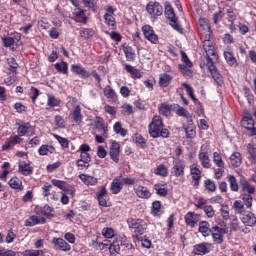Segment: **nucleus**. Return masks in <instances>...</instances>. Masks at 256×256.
Listing matches in <instances>:
<instances>
[{
  "label": "nucleus",
  "mask_w": 256,
  "mask_h": 256,
  "mask_svg": "<svg viewBox=\"0 0 256 256\" xmlns=\"http://www.w3.org/2000/svg\"><path fill=\"white\" fill-rule=\"evenodd\" d=\"M146 11L152 17H161L163 15V6L159 2L150 1L146 6Z\"/></svg>",
  "instance_id": "obj_13"
},
{
  "label": "nucleus",
  "mask_w": 256,
  "mask_h": 256,
  "mask_svg": "<svg viewBox=\"0 0 256 256\" xmlns=\"http://www.w3.org/2000/svg\"><path fill=\"white\" fill-rule=\"evenodd\" d=\"M123 67H124V70L126 71V73H129L131 75L132 79H141V77H143L141 70L137 69L135 66H132L131 64L124 63Z\"/></svg>",
  "instance_id": "obj_30"
},
{
  "label": "nucleus",
  "mask_w": 256,
  "mask_h": 256,
  "mask_svg": "<svg viewBox=\"0 0 256 256\" xmlns=\"http://www.w3.org/2000/svg\"><path fill=\"white\" fill-rule=\"evenodd\" d=\"M106 13L104 14V23L108 25V27H112V29H117V22L115 21V11L117 9L113 8V6L105 7Z\"/></svg>",
  "instance_id": "obj_11"
},
{
  "label": "nucleus",
  "mask_w": 256,
  "mask_h": 256,
  "mask_svg": "<svg viewBox=\"0 0 256 256\" xmlns=\"http://www.w3.org/2000/svg\"><path fill=\"white\" fill-rule=\"evenodd\" d=\"M184 221L187 227L194 229V227H197V223L201 221V215L190 211L184 216Z\"/></svg>",
  "instance_id": "obj_19"
},
{
  "label": "nucleus",
  "mask_w": 256,
  "mask_h": 256,
  "mask_svg": "<svg viewBox=\"0 0 256 256\" xmlns=\"http://www.w3.org/2000/svg\"><path fill=\"white\" fill-rule=\"evenodd\" d=\"M113 129L116 135H120V137H127L129 133L127 129L123 128V124L121 122H116Z\"/></svg>",
  "instance_id": "obj_49"
},
{
  "label": "nucleus",
  "mask_w": 256,
  "mask_h": 256,
  "mask_svg": "<svg viewBox=\"0 0 256 256\" xmlns=\"http://www.w3.org/2000/svg\"><path fill=\"white\" fill-rule=\"evenodd\" d=\"M121 154V144L119 142L113 140L110 146V158L114 163H119V155Z\"/></svg>",
  "instance_id": "obj_24"
},
{
  "label": "nucleus",
  "mask_w": 256,
  "mask_h": 256,
  "mask_svg": "<svg viewBox=\"0 0 256 256\" xmlns=\"http://www.w3.org/2000/svg\"><path fill=\"white\" fill-rule=\"evenodd\" d=\"M198 231L203 237H209L211 235V224L207 221H201L199 223Z\"/></svg>",
  "instance_id": "obj_42"
},
{
  "label": "nucleus",
  "mask_w": 256,
  "mask_h": 256,
  "mask_svg": "<svg viewBox=\"0 0 256 256\" xmlns=\"http://www.w3.org/2000/svg\"><path fill=\"white\" fill-rule=\"evenodd\" d=\"M134 191H135L137 197H139L140 199L151 198V192L145 186L140 185V186L134 188Z\"/></svg>",
  "instance_id": "obj_38"
},
{
  "label": "nucleus",
  "mask_w": 256,
  "mask_h": 256,
  "mask_svg": "<svg viewBox=\"0 0 256 256\" xmlns=\"http://www.w3.org/2000/svg\"><path fill=\"white\" fill-rule=\"evenodd\" d=\"M47 223V219L45 217H39L37 215L30 216L25 221L26 227H35V225H45Z\"/></svg>",
  "instance_id": "obj_28"
},
{
  "label": "nucleus",
  "mask_w": 256,
  "mask_h": 256,
  "mask_svg": "<svg viewBox=\"0 0 256 256\" xmlns=\"http://www.w3.org/2000/svg\"><path fill=\"white\" fill-rule=\"evenodd\" d=\"M240 187L242 191V201L247 207H253V195H255L256 187L245 177L240 178Z\"/></svg>",
  "instance_id": "obj_3"
},
{
  "label": "nucleus",
  "mask_w": 256,
  "mask_h": 256,
  "mask_svg": "<svg viewBox=\"0 0 256 256\" xmlns=\"http://www.w3.org/2000/svg\"><path fill=\"white\" fill-rule=\"evenodd\" d=\"M178 71H180L184 77H193V70H191V68L187 67L185 64H179Z\"/></svg>",
  "instance_id": "obj_59"
},
{
  "label": "nucleus",
  "mask_w": 256,
  "mask_h": 256,
  "mask_svg": "<svg viewBox=\"0 0 256 256\" xmlns=\"http://www.w3.org/2000/svg\"><path fill=\"white\" fill-rule=\"evenodd\" d=\"M163 214V204L159 200L152 202L151 215L153 217H161Z\"/></svg>",
  "instance_id": "obj_36"
},
{
  "label": "nucleus",
  "mask_w": 256,
  "mask_h": 256,
  "mask_svg": "<svg viewBox=\"0 0 256 256\" xmlns=\"http://www.w3.org/2000/svg\"><path fill=\"white\" fill-rule=\"evenodd\" d=\"M229 205H222L220 208L221 217L224 221H229L231 219V215L229 214Z\"/></svg>",
  "instance_id": "obj_62"
},
{
  "label": "nucleus",
  "mask_w": 256,
  "mask_h": 256,
  "mask_svg": "<svg viewBox=\"0 0 256 256\" xmlns=\"http://www.w3.org/2000/svg\"><path fill=\"white\" fill-rule=\"evenodd\" d=\"M123 53L126 57V61L133 63L135 62V59H137V54L135 53V49L133 46H129L127 44L122 45Z\"/></svg>",
  "instance_id": "obj_26"
},
{
  "label": "nucleus",
  "mask_w": 256,
  "mask_h": 256,
  "mask_svg": "<svg viewBox=\"0 0 256 256\" xmlns=\"http://www.w3.org/2000/svg\"><path fill=\"white\" fill-rule=\"evenodd\" d=\"M223 57L229 67H239V62L237 61V58H235L233 52L224 51Z\"/></svg>",
  "instance_id": "obj_35"
},
{
  "label": "nucleus",
  "mask_w": 256,
  "mask_h": 256,
  "mask_svg": "<svg viewBox=\"0 0 256 256\" xmlns=\"http://www.w3.org/2000/svg\"><path fill=\"white\" fill-rule=\"evenodd\" d=\"M183 129L186 133V139H195L197 137V127L193 123V118L186 121V124H183Z\"/></svg>",
  "instance_id": "obj_22"
},
{
  "label": "nucleus",
  "mask_w": 256,
  "mask_h": 256,
  "mask_svg": "<svg viewBox=\"0 0 256 256\" xmlns=\"http://www.w3.org/2000/svg\"><path fill=\"white\" fill-rule=\"evenodd\" d=\"M148 132L150 137L157 139L163 137V139H168L170 132L169 129L165 128L163 123V118L159 115L153 116L151 122L148 125Z\"/></svg>",
  "instance_id": "obj_2"
},
{
  "label": "nucleus",
  "mask_w": 256,
  "mask_h": 256,
  "mask_svg": "<svg viewBox=\"0 0 256 256\" xmlns=\"http://www.w3.org/2000/svg\"><path fill=\"white\" fill-rule=\"evenodd\" d=\"M173 107L174 109H176V115H178V117H184L186 118V121L193 119V116L191 115V113H189V111H187L185 108H183L179 104H174Z\"/></svg>",
  "instance_id": "obj_39"
},
{
  "label": "nucleus",
  "mask_w": 256,
  "mask_h": 256,
  "mask_svg": "<svg viewBox=\"0 0 256 256\" xmlns=\"http://www.w3.org/2000/svg\"><path fill=\"white\" fill-rule=\"evenodd\" d=\"M102 235L105 239H113V237H115V230L113 228L105 227L102 229Z\"/></svg>",
  "instance_id": "obj_63"
},
{
  "label": "nucleus",
  "mask_w": 256,
  "mask_h": 256,
  "mask_svg": "<svg viewBox=\"0 0 256 256\" xmlns=\"http://www.w3.org/2000/svg\"><path fill=\"white\" fill-rule=\"evenodd\" d=\"M160 115L163 117H170L171 116V105L169 104H161L158 108Z\"/></svg>",
  "instance_id": "obj_58"
},
{
  "label": "nucleus",
  "mask_w": 256,
  "mask_h": 256,
  "mask_svg": "<svg viewBox=\"0 0 256 256\" xmlns=\"http://www.w3.org/2000/svg\"><path fill=\"white\" fill-rule=\"evenodd\" d=\"M128 227L131 231H133L136 237L139 235H145V231H147V222L141 218H128L127 219Z\"/></svg>",
  "instance_id": "obj_7"
},
{
  "label": "nucleus",
  "mask_w": 256,
  "mask_h": 256,
  "mask_svg": "<svg viewBox=\"0 0 256 256\" xmlns=\"http://www.w3.org/2000/svg\"><path fill=\"white\" fill-rule=\"evenodd\" d=\"M51 183H52V185H54V187L61 189V191L69 190V184H67V182H65L63 180L52 179Z\"/></svg>",
  "instance_id": "obj_55"
},
{
  "label": "nucleus",
  "mask_w": 256,
  "mask_h": 256,
  "mask_svg": "<svg viewBox=\"0 0 256 256\" xmlns=\"http://www.w3.org/2000/svg\"><path fill=\"white\" fill-rule=\"evenodd\" d=\"M21 141H23V139L21 138V136H19V134L11 136L4 143V145H2V150L3 151H9V149H11V147H13V145H19V143H21Z\"/></svg>",
  "instance_id": "obj_31"
},
{
  "label": "nucleus",
  "mask_w": 256,
  "mask_h": 256,
  "mask_svg": "<svg viewBox=\"0 0 256 256\" xmlns=\"http://www.w3.org/2000/svg\"><path fill=\"white\" fill-rule=\"evenodd\" d=\"M211 249H213L211 243L202 242L193 246V253L194 255H207L208 253H211Z\"/></svg>",
  "instance_id": "obj_20"
},
{
  "label": "nucleus",
  "mask_w": 256,
  "mask_h": 256,
  "mask_svg": "<svg viewBox=\"0 0 256 256\" xmlns=\"http://www.w3.org/2000/svg\"><path fill=\"white\" fill-rule=\"evenodd\" d=\"M55 210L49 204L45 205H36L34 208V213L38 217H46V219H53L55 215L53 214Z\"/></svg>",
  "instance_id": "obj_10"
},
{
  "label": "nucleus",
  "mask_w": 256,
  "mask_h": 256,
  "mask_svg": "<svg viewBox=\"0 0 256 256\" xmlns=\"http://www.w3.org/2000/svg\"><path fill=\"white\" fill-rule=\"evenodd\" d=\"M51 243L55 251H63L64 253L71 251V245L63 238L54 237Z\"/></svg>",
  "instance_id": "obj_16"
},
{
  "label": "nucleus",
  "mask_w": 256,
  "mask_h": 256,
  "mask_svg": "<svg viewBox=\"0 0 256 256\" xmlns=\"http://www.w3.org/2000/svg\"><path fill=\"white\" fill-rule=\"evenodd\" d=\"M164 15L166 19L170 21V25L175 29V31H178V33H183V27L179 25V22H177V15H175V10H173L171 5L165 7Z\"/></svg>",
  "instance_id": "obj_8"
},
{
  "label": "nucleus",
  "mask_w": 256,
  "mask_h": 256,
  "mask_svg": "<svg viewBox=\"0 0 256 256\" xmlns=\"http://www.w3.org/2000/svg\"><path fill=\"white\" fill-rule=\"evenodd\" d=\"M134 141L140 149H145L147 147V140L139 133L134 134Z\"/></svg>",
  "instance_id": "obj_52"
},
{
  "label": "nucleus",
  "mask_w": 256,
  "mask_h": 256,
  "mask_svg": "<svg viewBox=\"0 0 256 256\" xmlns=\"http://www.w3.org/2000/svg\"><path fill=\"white\" fill-rule=\"evenodd\" d=\"M18 125L17 134L19 137H31L35 135V128L29 122H23L22 124L16 123Z\"/></svg>",
  "instance_id": "obj_12"
},
{
  "label": "nucleus",
  "mask_w": 256,
  "mask_h": 256,
  "mask_svg": "<svg viewBox=\"0 0 256 256\" xmlns=\"http://www.w3.org/2000/svg\"><path fill=\"white\" fill-rule=\"evenodd\" d=\"M241 221L245 225V227H255L256 225L255 214L253 212H247L246 214L242 215Z\"/></svg>",
  "instance_id": "obj_32"
},
{
  "label": "nucleus",
  "mask_w": 256,
  "mask_h": 256,
  "mask_svg": "<svg viewBox=\"0 0 256 256\" xmlns=\"http://www.w3.org/2000/svg\"><path fill=\"white\" fill-rule=\"evenodd\" d=\"M104 246V249H109L110 255H117L119 251H121V247L126 249V251H131L132 249L135 250L133 244L128 240H121V237L115 238L113 242L107 241V243H101Z\"/></svg>",
  "instance_id": "obj_4"
},
{
  "label": "nucleus",
  "mask_w": 256,
  "mask_h": 256,
  "mask_svg": "<svg viewBox=\"0 0 256 256\" xmlns=\"http://www.w3.org/2000/svg\"><path fill=\"white\" fill-rule=\"evenodd\" d=\"M201 169H199V166L197 164L190 165V175L192 177V183L193 186L198 189L199 185L201 184V175H202Z\"/></svg>",
  "instance_id": "obj_17"
},
{
  "label": "nucleus",
  "mask_w": 256,
  "mask_h": 256,
  "mask_svg": "<svg viewBox=\"0 0 256 256\" xmlns=\"http://www.w3.org/2000/svg\"><path fill=\"white\" fill-rule=\"evenodd\" d=\"M213 163L216 167H225V161H223V156H221V153H213Z\"/></svg>",
  "instance_id": "obj_57"
},
{
  "label": "nucleus",
  "mask_w": 256,
  "mask_h": 256,
  "mask_svg": "<svg viewBox=\"0 0 256 256\" xmlns=\"http://www.w3.org/2000/svg\"><path fill=\"white\" fill-rule=\"evenodd\" d=\"M203 49L206 53V63H204V65L207 66V69L211 74L212 79L217 83V86L223 87L225 81L223 80V75H221V72L217 69L219 54H217V50H215V45L211 40H204Z\"/></svg>",
  "instance_id": "obj_1"
},
{
  "label": "nucleus",
  "mask_w": 256,
  "mask_h": 256,
  "mask_svg": "<svg viewBox=\"0 0 256 256\" xmlns=\"http://www.w3.org/2000/svg\"><path fill=\"white\" fill-rule=\"evenodd\" d=\"M53 137L58 141V143H60L62 149H69V145H71V141H69V139L57 134H54Z\"/></svg>",
  "instance_id": "obj_56"
},
{
  "label": "nucleus",
  "mask_w": 256,
  "mask_h": 256,
  "mask_svg": "<svg viewBox=\"0 0 256 256\" xmlns=\"http://www.w3.org/2000/svg\"><path fill=\"white\" fill-rule=\"evenodd\" d=\"M79 179L82 181V183H84V185H88V186L97 185V183H98L97 178H95L89 174H80Z\"/></svg>",
  "instance_id": "obj_45"
},
{
  "label": "nucleus",
  "mask_w": 256,
  "mask_h": 256,
  "mask_svg": "<svg viewBox=\"0 0 256 256\" xmlns=\"http://www.w3.org/2000/svg\"><path fill=\"white\" fill-rule=\"evenodd\" d=\"M35 171V168L30 163L21 162L18 164V173L24 177H31Z\"/></svg>",
  "instance_id": "obj_25"
},
{
  "label": "nucleus",
  "mask_w": 256,
  "mask_h": 256,
  "mask_svg": "<svg viewBox=\"0 0 256 256\" xmlns=\"http://www.w3.org/2000/svg\"><path fill=\"white\" fill-rule=\"evenodd\" d=\"M210 233L212 235L214 243H216L217 245H221V243H223V236L229 233V230L227 229V223L225 221L218 222V225H214L211 227Z\"/></svg>",
  "instance_id": "obj_6"
},
{
  "label": "nucleus",
  "mask_w": 256,
  "mask_h": 256,
  "mask_svg": "<svg viewBox=\"0 0 256 256\" xmlns=\"http://www.w3.org/2000/svg\"><path fill=\"white\" fill-rule=\"evenodd\" d=\"M21 41V33L14 32L9 36L2 37V43L4 47H13V45H18Z\"/></svg>",
  "instance_id": "obj_18"
},
{
  "label": "nucleus",
  "mask_w": 256,
  "mask_h": 256,
  "mask_svg": "<svg viewBox=\"0 0 256 256\" xmlns=\"http://www.w3.org/2000/svg\"><path fill=\"white\" fill-rule=\"evenodd\" d=\"M94 129L99 131L105 138H109V127L105 123V120L101 116H96L94 120Z\"/></svg>",
  "instance_id": "obj_14"
},
{
  "label": "nucleus",
  "mask_w": 256,
  "mask_h": 256,
  "mask_svg": "<svg viewBox=\"0 0 256 256\" xmlns=\"http://www.w3.org/2000/svg\"><path fill=\"white\" fill-rule=\"evenodd\" d=\"M227 181L230 185L231 191L237 193L239 191V183H237V178L235 177V175L229 174L227 176Z\"/></svg>",
  "instance_id": "obj_50"
},
{
  "label": "nucleus",
  "mask_w": 256,
  "mask_h": 256,
  "mask_svg": "<svg viewBox=\"0 0 256 256\" xmlns=\"http://www.w3.org/2000/svg\"><path fill=\"white\" fill-rule=\"evenodd\" d=\"M172 175L174 177H183L185 175V161L181 159L173 161Z\"/></svg>",
  "instance_id": "obj_21"
},
{
  "label": "nucleus",
  "mask_w": 256,
  "mask_h": 256,
  "mask_svg": "<svg viewBox=\"0 0 256 256\" xmlns=\"http://www.w3.org/2000/svg\"><path fill=\"white\" fill-rule=\"evenodd\" d=\"M204 189H206L208 193H215V191H217V184L212 179L207 178L204 180Z\"/></svg>",
  "instance_id": "obj_53"
},
{
  "label": "nucleus",
  "mask_w": 256,
  "mask_h": 256,
  "mask_svg": "<svg viewBox=\"0 0 256 256\" xmlns=\"http://www.w3.org/2000/svg\"><path fill=\"white\" fill-rule=\"evenodd\" d=\"M69 117L70 119H72L74 123H76V125H81V123H83V114H82L81 105L74 106V108L70 111Z\"/></svg>",
  "instance_id": "obj_23"
},
{
  "label": "nucleus",
  "mask_w": 256,
  "mask_h": 256,
  "mask_svg": "<svg viewBox=\"0 0 256 256\" xmlns=\"http://www.w3.org/2000/svg\"><path fill=\"white\" fill-rule=\"evenodd\" d=\"M22 256H39L43 255V250H31L27 249L24 252H21Z\"/></svg>",
  "instance_id": "obj_64"
},
{
  "label": "nucleus",
  "mask_w": 256,
  "mask_h": 256,
  "mask_svg": "<svg viewBox=\"0 0 256 256\" xmlns=\"http://www.w3.org/2000/svg\"><path fill=\"white\" fill-rule=\"evenodd\" d=\"M142 32L145 39H147V41H150V43H153V45H157V43H159V36L155 34V30H153L152 26L144 25L142 27Z\"/></svg>",
  "instance_id": "obj_15"
},
{
  "label": "nucleus",
  "mask_w": 256,
  "mask_h": 256,
  "mask_svg": "<svg viewBox=\"0 0 256 256\" xmlns=\"http://www.w3.org/2000/svg\"><path fill=\"white\" fill-rule=\"evenodd\" d=\"M95 35V31L91 28H82L80 30V37L82 39H91Z\"/></svg>",
  "instance_id": "obj_60"
},
{
  "label": "nucleus",
  "mask_w": 256,
  "mask_h": 256,
  "mask_svg": "<svg viewBox=\"0 0 256 256\" xmlns=\"http://www.w3.org/2000/svg\"><path fill=\"white\" fill-rule=\"evenodd\" d=\"M62 101L52 94H47L46 110L55 109V107H61Z\"/></svg>",
  "instance_id": "obj_33"
},
{
  "label": "nucleus",
  "mask_w": 256,
  "mask_h": 256,
  "mask_svg": "<svg viewBox=\"0 0 256 256\" xmlns=\"http://www.w3.org/2000/svg\"><path fill=\"white\" fill-rule=\"evenodd\" d=\"M8 184L12 189H16L17 191H23V189H25V187L23 186V181L17 176L12 177L9 180Z\"/></svg>",
  "instance_id": "obj_41"
},
{
  "label": "nucleus",
  "mask_w": 256,
  "mask_h": 256,
  "mask_svg": "<svg viewBox=\"0 0 256 256\" xmlns=\"http://www.w3.org/2000/svg\"><path fill=\"white\" fill-rule=\"evenodd\" d=\"M209 200L200 197L198 198L197 203L195 204L196 209H201L202 211H204L206 217H208L209 219H213V217H215V209L213 208L212 205H208Z\"/></svg>",
  "instance_id": "obj_9"
},
{
  "label": "nucleus",
  "mask_w": 256,
  "mask_h": 256,
  "mask_svg": "<svg viewBox=\"0 0 256 256\" xmlns=\"http://www.w3.org/2000/svg\"><path fill=\"white\" fill-rule=\"evenodd\" d=\"M232 208L234 209L235 213H237L238 215H241V213H243L245 209V202H242L241 200H236L233 203Z\"/></svg>",
  "instance_id": "obj_61"
},
{
  "label": "nucleus",
  "mask_w": 256,
  "mask_h": 256,
  "mask_svg": "<svg viewBox=\"0 0 256 256\" xmlns=\"http://www.w3.org/2000/svg\"><path fill=\"white\" fill-rule=\"evenodd\" d=\"M171 81H173V76L167 73H162L159 75L158 85L159 87H169V85H171Z\"/></svg>",
  "instance_id": "obj_43"
},
{
  "label": "nucleus",
  "mask_w": 256,
  "mask_h": 256,
  "mask_svg": "<svg viewBox=\"0 0 256 256\" xmlns=\"http://www.w3.org/2000/svg\"><path fill=\"white\" fill-rule=\"evenodd\" d=\"M54 69L61 75H69V63L65 61L57 62L54 64Z\"/></svg>",
  "instance_id": "obj_40"
},
{
  "label": "nucleus",
  "mask_w": 256,
  "mask_h": 256,
  "mask_svg": "<svg viewBox=\"0 0 256 256\" xmlns=\"http://www.w3.org/2000/svg\"><path fill=\"white\" fill-rule=\"evenodd\" d=\"M154 189L156 191V195H159V197H167V195H169V189L161 183L155 184Z\"/></svg>",
  "instance_id": "obj_51"
},
{
  "label": "nucleus",
  "mask_w": 256,
  "mask_h": 256,
  "mask_svg": "<svg viewBox=\"0 0 256 256\" xmlns=\"http://www.w3.org/2000/svg\"><path fill=\"white\" fill-rule=\"evenodd\" d=\"M230 163L234 168L241 167L243 157L241 156L240 152H234L230 155Z\"/></svg>",
  "instance_id": "obj_44"
},
{
  "label": "nucleus",
  "mask_w": 256,
  "mask_h": 256,
  "mask_svg": "<svg viewBox=\"0 0 256 256\" xmlns=\"http://www.w3.org/2000/svg\"><path fill=\"white\" fill-rule=\"evenodd\" d=\"M241 125L247 130L255 127V120H253V116H251V114L244 116L241 121Z\"/></svg>",
  "instance_id": "obj_48"
},
{
  "label": "nucleus",
  "mask_w": 256,
  "mask_h": 256,
  "mask_svg": "<svg viewBox=\"0 0 256 256\" xmlns=\"http://www.w3.org/2000/svg\"><path fill=\"white\" fill-rule=\"evenodd\" d=\"M248 160L252 165H256V145L249 143L247 145Z\"/></svg>",
  "instance_id": "obj_46"
},
{
  "label": "nucleus",
  "mask_w": 256,
  "mask_h": 256,
  "mask_svg": "<svg viewBox=\"0 0 256 256\" xmlns=\"http://www.w3.org/2000/svg\"><path fill=\"white\" fill-rule=\"evenodd\" d=\"M71 72L74 73V75H78L81 79H89V77H94L95 81L98 83V87H101V76L99 73H97V70H93L92 72L87 71L85 67L81 64H72Z\"/></svg>",
  "instance_id": "obj_5"
},
{
  "label": "nucleus",
  "mask_w": 256,
  "mask_h": 256,
  "mask_svg": "<svg viewBox=\"0 0 256 256\" xmlns=\"http://www.w3.org/2000/svg\"><path fill=\"white\" fill-rule=\"evenodd\" d=\"M38 153L41 156L53 155L55 153V147L49 144H42L38 149Z\"/></svg>",
  "instance_id": "obj_47"
},
{
  "label": "nucleus",
  "mask_w": 256,
  "mask_h": 256,
  "mask_svg": "<svg viewBox=\"0 0 256 256\" xmlns=\"http://www.w3.org/2000/svg\"><path fill=\"white\" fill-rule=\"evenodd\" d=\"M198 159L204 169H211V159L207 152L200 151L198 154Z\"/></svg>",
  "instance_id": "obj_37"
},
{
  "label": "nucleus",
  "mask_w": 256,
  "mask_h": 256,
  "mask_svg": "<svg viewBox=\"0 0 256 256\" xmlns=\"http://www.w3.org/2000/svg\"><path fill=\"white\" fill-rule=\"evenodd\" d=\"M103 93L106 99L109 101V103H117L118 101L117 92H115V89H113L111 85L105 86Z\"/></svg>",
  "instance_id": "obj_29"
},
{
  "label": "nucleus",
  "mask_w": 256,
  "mask_h": 256,
  "mask_svg": "<svg viewBox=\"0 0 256 256\" xmlns=\"http://www.w3.org/2000/svg\"><path fill=\"white\" fill-rule=\"evenodd\" d=\"M74 15V21L76 23H81L82 25H87V21L89 18H87V15L85 14V10L81 8H77L76 12L73 13Z\"/></svg>",
  "instance_id": "obj_34"
},
{
  "label": "nucleus",
  "mask_w": 256,
  "mask_h": 256,
  "mask_svg": "<svg viewBox=\"0 0 256 256\" xmlns=\"http://www.w3.org/2000/svg\"><path fill=\"white\" fill-rule=\"evenodd\" d=\"M123 180H121V178L116 177L112 180L111 184H110V191L112 193V195H119V193L121 191H123Z\"/></svg>",
  "instance_id": "obj_27"
},
{
  "label": "nucleus",
  "mask_w": 256,
  "mask_h": 256,
  "mask_svg": "<svg viewBox=\"0 0 256 256\" xmlns=\"http://www.w3.org/2000/svg\"><path fill=\"white\" fill-rule=\"evenodd\" d=\"M154 174L159 177H167L169 175V170L165 164H160L154 169Z\"/></svg>",
  "instance_id": "obj_54"
}]
</instances>
